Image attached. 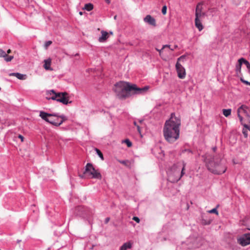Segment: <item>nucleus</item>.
I'll use <instances>...</instances> for the list:
<instances>
[{"label":"nucleus","instance_id":"obj_11","mask_svg":"<svg viewBox=\"0 0 250 250\" xmlns=\"http://www.w3.org/2000/svg\"><path fill=\"white\" fill-rule=\"evenodd\" d=\"M238 242L242 246L250 244V233L244 234L238 239Z\"/></svg>","mask_w":250,"mask_h":250},{"label":"nucleus","instance_id":"obj_23","mask_svg":"<svg viewBox=\"0 0 250 250\" xmlns=\"http://www.w3.org/2000/svg\"><path fill=\"white\" fill-rule=\"evenodd\" d=\"M240 61L243 62V63L245 64L246 65L248 70L250 69V63L248 61H247L243 58H240Z\"/></svg>","mask_w":250,"mask_h":250},{"label":"nucleus","instance_id":"obj_26","mask_svg":"<svg viewBox=\"0 0 250 250\" xmlns=\"http://www.w3.org/2000/svg\"><path fill=\"white\" fill-rule=\"evenodd\" d=\"M4 59L5 60L8 62H10L13 59V56H8L6 54V56L4 57Z\"/></svg>","mask_w":250,"mask_h":250},{"label":"nucleus","instance_id":"obj_44","mask_svg":"<svg viewBox=\"0 0 250 250\" xmlns=\"http://www.w3.org/2000/svg\"><path fill=\"white\" fill-rule=\"evenodd\" d=\"M79 14H80V15H82L83 12H80Z\"/></svg>","mask_w":250,"mask_h":250},{"label":"nucleus","instance_id":"obj_20","mask_svg":"<svg viewBox=\"0 0 250 250\" xmlns=\"http://www.w3.org/2000/svg\"><path fill=\"white\" fill-rule=\"evenodd\" d=\"M139 125H137V128L138 132H139V133L140 134H141V128L144 127L145 126V125L144 124L143 120H139Z\"/></svg>","mask_w":250,"mask_h":250},{"label":"nucleus","instance_id":"obj_3","mask_svg":"<svg viewBox=\"0 0 250 250\" xmlns=\"http://www.w3.org/2000/svg\"><path fill=\"white\" fill-rule=\"evenodd\" d=\"M204 161L206 162L208 170L214 174H221L227 170L225 165L226 161L222 159L220 156L215 158L206 154Z\"/></svg>","mask_w":250,"mask_h":250},{"label":"nucleus","instance_id":"obj_25","mask_svg":"<svg viewBox=\"0 0 250 250\" xmlns=\"http://www.w3.org/2000/svg\"><path fill=\"white\" fill-rule=\"evenodd\" d=\"M95 150L99 156L101 158L102 160H104V156L102 152L98 148H96Z\"/></svg>","mask_w":250,"mask_h":250},{"label":"nucleus","instance_id":"obj_41","mask_svg":"<svg viewBox=\"0 0 250 250\" xmlns=\"http://www.w3.org/2000/svg\"><path fill=\"white\" fill-rule=\"evenodd\" d=\"M7 53H8V54L10 53L11 52V49H9L7 50Z\"/></svg>","mask_w":250,"mask_h":250},{"label":"nucleus","instance_id":"obj_4","mask_svg":"<svg viewBox=\"0 0 250 250\" xmlns=\"http://www.w3.org/2000/svg\"><path fill=\"white\" fill-rule=\"evenodd\" d=\"M185 166L178 163L173 165L168 171L169 180L172 182L178 181L184 174Z\"/></svg>","mask_w":250,"mask_h":250},{"label":"nucleus","instance_id":"obj_35","mask_svg":"<svg viewBox=\"0 0 250 250\" xmlns=\"http://www.w3.org/2000/svg\"><path fill=\"white\" fill-rule=\"evenodd\" d=\"M132 219L138 223L140 222V219L138 217L134 216Z\"/></svg>","mask_w":250,"mask_h":250},{"label":"nucleus","instance_id":"obj_18","mask_svg":"<svg viewBox=\"0 0 250 250\" xmlns=\"http://www.w3.org/2000/svg\"><path fill=\"white\" fill-rule=\"evenodd\" d=\"M50 116V114L47 113L43 111H41L40 113V116L46 122H48L49 116Z\"/></svg>","mask_w":250,"mask_h":250},{"label":"nucleus","instance_id":"obj_32","mask_svg":"<svg viewBox=\"0 0 250 250\" xmlns=\"http://www.w3.org/2000/svg\"><path fill=\"white\" fill-rule=\"evenodd\" d=\"M173 50V49H171L170 47L169 48H166L164 50V52H166L168 54H170L171 53V52Z\"/></svg>","mask_w":250,"mask_h":250},{"label":"nucleus","instance_id":"obj_13","mask_svg":"<svg viewBox=\"0 0 250 250\" xmlns=\"http://www.w3.org/2000/svg\"><path fill=\"white\" fill-rule=\"evenodd\" d=\"M51 61H52V60L50 58L44 60L43 67L45 70H49L51 71L53 70V69L50 67L51 64Z\"/></svg>","mask_w":250,"mask_h":250},{"label":"nucleus","instance_id":"obj_27","mask_svg":"<svg viewBox=\"0 0 250 250\" xmlns=\"http://www.w3.org/2000/svg\"><path fill=\"white\" fill-rule=\"evenodd\" d=\"M124 142L126 144L128 147H130L132 146V143L128 139L125 140Z\"/></svg>","mask_w":250,"mask_h":250},{"label":"nucleus","instance_id":"obj_24","mask_svg":"<svg viewBox=\"0 0 250 250\" xmlns=\"http://www.w3.org/2000/svg\"><path fill=\"white\" fill-rule=\"evenodd\" d=\"M84 9L88 11H90L93 9V5L91 3H87L85 4Z\"/></svg>","mask_w":250,"mask_h":250},{"label":"nucleus","instance_id":"obj_7","mask_svg":"<svg viewBox=\"0 0 250 250\" xmlns=\"http://www.w3.org/2000/svg\"><path fill=\"white\" fill-rule=\"evenodd\" d=\"M48 122L55 126L60 125L64 121L66 120V118L63 115L57 116L55 114H50Z\"/></svg>","mask_w":250,"mask_h":250},{"label":"nucleus","instance_id":"obj_28","mask_svg":"<svg viewBox=\"0 0 250 250\" xmlns=\"http://www.w3.org/2000/svg\"><path fill=\"white\" fill-rule=\"evenodd\" d=\"M208 212L209 213H215L218 214V211L216 208H214L210 210H208Z\"/></svg>","mask_w":250,"mask_h":250},{"label":"nucleus","instance_id":"obj_40","mask_svg":"<svg viewBox=\"0 0 250 250\" xmlns=\"http://www.w3.org/2000/svg\"><path fill=\"white\" fill-rule=\"evenodd\" d=\"M212 149L213 151H214H214L216 150V149H217V148H216V146H214V147H213L212 148Z\"/></svg>","mask_w":250,"mask_h":250},{"label":"nucleus","instance_id":"obj_6","mask_svg":"<svg viewBox=\"0 0 250 250\" xmlns=\"http://www.w3.org/2000/svg\"><path fill=\"white\" fill-rule=\"evenodd\" d=\"M203 4L202 3H199L196 6V12H195V24L196 27L199 29V31H201L203 29L202 24L200 20L202 19L203 15L202 12Z\"/></svg>","mask_w":250,"mask_h":250},{"label":"nucleus","instance_id":"obj_9","mask_svg":"<svg viewBox=\"0 0 250 250\" xmlns=\"http://www.w3.org/2000/svg\"><path fill=\"white\" fill-rule=\"evenodd\" d=\"M237 116L239 120L242 124L243 117L241 115V114H244L246 116L250 118V110L249 107L246 105H242L237 109Z\"/></svg>","mask_w":250,"mask_h":250},{"label":"nucleus","instance_id":"obj_19","mask_svg":"<svg viewBox=\"0 0 250 250\" xmlns=\"http://www.w3.org/2000/svg\"><path fill=\"white\" fill-rule=\"evenodd\" d=\"M243 64V62L240 61V59L238 60V64L236 66V71L237 75L241 73V66Z\"/></svg>","mask_w":250,"mask_h":250},{"label":"nucleus","instance_id":"obj_22","mask_svg":"<svg viewBox=\"0 0 250 250\" xmlns=\"http://www.w3.org/2000/svg\"><path fill=\"white\" fill-rule=\"evenodd\" d=\"M231 109H224L223 110V113L225 117H228L231 114Z\"/></svg>","mask_w":250,"mask_h":250},{"label":"nucleus","instance_id":"obj_8","mask_svg":"<svg viewBox=\"0 0 250 250\" xmlns=\"http://www.w3.org/2000/svg\"><path fill=\"white\" fill-rule=\"evenodd\" d=\"M185 59V57L182 56L179 57L176 64V68L178 73V76L180 79H184L186 76V70L182 65L180 63V62H183Z\"/></svg>","mask_w":250,"mask_h":250},{"label":"nucleus","instance_id":"obj_33","mask_svg":"<svg viewBox=\"0 0 250 250\" xmlns=\"http://www.w3.org/2000/svg\"><path fill=\"white\" fill-rule=\"evenodd\" d=\"M52 42L51 41H47L45 43V47L47 48L50 45L52 44Z\"/></svg>","mask_w":250,"mask_h":250},{"label":"nucleus","instance_id":"obj_46","mask_svg":"<svg viewBox=\"0 0 250 250\" xmlns=\"http://www.w3.org/2000/svg\"><path fill=\"white\" fill-rule=\"evenodd\" d=\"M78 209H81V208H82V207H78Z\"/></svg>","mask_w":250,"mask_h":250},{"label":"nucleus","instance_id":"obj_42","mask_svg":"<svg viewBox=\"0 0 250 250\" xmlns=\"http://www.w3.org/2000/svg\"><path fill=\"white\" fill-rule=\"evenodd\" d=\"M243 133L244 134L245 136L246 137H247V134L246 133H245V132H243Z\"/></svg>","mask_w":250,"mask_h":250},{"label":"nucleus","instance_id":"obj_38","mask_svg":"<svg viewBox=\"0 0 250 250\" xmlns=\"http://www.w3.org/2000/svg\"><path fill=\"white\" fill-rule=\"evenodd\" d=\"M133 124L134 125H135L136 127L137 126V125H139V123H137L136 121H134L133 122Z\"/></svg>","mask_w":250,"mask_h":250},{"label":"nucleus","instance_id":"obj_37","mask_svg":"<svg viewBox=\"0 0 250 250\" xmlns=\"http://www.w3.org/2000/svg\"><path fill=\"white\" fill-rule=\"evenodd\" d=\"M18 137L21 139V142L23 141L24 138L21 135H19Z\"/></svg>","mask_w":250,"mask_h":250},{"label":"nucleus","instance_id":"obj_34","mask_svg":"<svg viewBox=\"0 0 250 250\" xmlns=\"http://www.w3.org/2000/svg\"><path fill=\"white\" fill-rule=\"evenodd\" d=\"M118 162L121 163V164H122L124 165H127V163H128V161H121V160H118Z\"/></svg>","mask_w":250,"mask_h":250},{"label":"nucleus","instance_id":"obj_21","mask_svg":"<svg viewBox=\"0 0 250 250\" xmlns=\"http://www.w3.org/2000/svg\"><path fill=\"white\" fill-rule=\"evenodd\" d=\"M51 92L53 93V96L51 97V99L53 100H56L58 101V98L60 96V92L56 93L53 90H51Z\"/></svg>","mask_w":250,"mask_h":250},{"label":"nucleus","instance_id":"obj_5","mask_svg":"<svg viewBox=\"0 0 250 250\" xmlns=\"http://www.w3.org/2000/svg\"><path fill=\"white\" fill-rule=\"evenodd\" d=\"M89 176L90 178L101 179L102 175L98 169H96L91 163H87L85 166V170L82 175H80V177L83 178L85 176Z\"/></svg>","mask_w":250,"mask_h":250},{"label":"nucleus","instance_id":"obj_10","mask_svg":"<svg viewBox=\"0 0 250 250\" xmlns=\"http://www.w3.org/2000/svg\"><path fill=\"white\" fill-rule=\"evenodd\" d=\"M59 97L58 98V102L62 103L64 104H67L68 103H71L72 102H69V97L67 92H60Z\"/></svg>","mask_w":250,"mask_h":250},{"label":"nucleus","instance_id":"obj_36","mask_svg":"<svg viewBox=\"0 0 250 250\" xmlns=\"http://www.w3.org/2000/svg\"><path fill=\"white\" fill-rule=\"evenodd\" d=\"M250 220V216H248L245 217V218L244 220V222H246L247 223L248 222H249Z\"/></svg>","mask_w":250,"mask_h":250},{"label":"nucleus","instance_id":"obj_31","mask_svg":"<svg viewBox=\"0 0 250 250\" xmlns=\"http://www.w3.org/2000/svg\"><path fill=\"white\" fill-rule=\"evenodd\" d=\"M6 56L5 52L1 49H0V57H4Z\"/></svg>","mask_w":250,"mask_h":250},{"label":"nucleus","instance_id":"obj_45","mask_svg":"<svg viewBox=\"0 0 250 250\" xmlns=\"http://www.w3.org/2000/svg\"><path fill=\"white\" fill-rule=\"evenodd\" d=\"M116 18H117V16L116 15V16H114V19L115 20H116Z\"/></svg>","mask_w":250,"mask_h":250},{"label":"nucleus","instance_id":"obj_1","mask_svg":"<svg viewBox=\"0 0 250 250\" xmlns=\"http://www.w3.org/2000/svg\"><path fill=\"white\" fill-rule=\"evenodd\" d=\"M181 124L180 116L171 113L170 118L166 121L163 130L164 138L168 143H173L179 139Z\"/></svg>","mask_w":250,"mask_h":250},{"label":"nucleus","instance_id":"obj_17","mask_svg":"<svg viewBox=\"0 0 250 250\" xmlns=\"http://www.w3.org/2000/svg\"><path fill=\"white\" fill-rule=\"evenodd\" d=\"M132 247V243L130 242L124 243L120 249V250H127L131 249Z\"/></svg>","mask_w":250,"mask_h":250},{"label":"nucleus","instance_id":"obj_2","mask_svg":"<svg viewBox=\"0 0 250 250\" xmlns=\"http://www.w3.org/2000/svg\"><path fill=\"white\" fill-rule=\"evenodd\" d=\"M148 89L147 86L139 88L135 84L130 85L128 83L120 82L115 84L113 90L119 99H125L129 97L131 93L142 94L146 92Z\"/></svg>","mask_w":250,"mask_h":250},{"label":"nucleus","instance_id":"obj_47","mask_svg":"<svg viewBox=\"0 0 250 250\" xmlns=\"http://www.w3.org/2000/svg\"><path fill=\"white\" fill-rule=\"evenodd\" d=\"M248 229L250 230V228H249Z\"/></svg>","mask_w":250,"mask_h":250},{"label":"nucleus","instance_id":"obj_30","mask_svg":"<svg viewBox=\"0 0 250 250\" xmlns=\"http://www.w3.org/2000/svg\"><path fill=\"white\" fill-rule=\"evenodd\" d=\"M167 7L166 5H164L162 9V13L163 15H166L167 13Z\"/></svg>","mask_w":250,"mask_h":250},{"label":"nucleus","instance_id":"obj_29","mask_svg":"<svg viewBox=\"0 0 250 250\" xmlns=\"http://www.w3.org/2000/svg\"><path fill=\"white\" fill-rule=\"evenodd\" d=\"M240 80L241 81L244 83V84H246V85H250V82H249L248 81H246L243 78L241 77L240 78Z\"/></svg>","mask_w":250,"mask_h":250},{"label":"nucleus","instance_id":"obj_39","mask_svg":"<svg viewBox=\"0 0 250 250\" xmlns=\"http://www.w3.org/2000/svg\"><path fill=\"white\" fill-rule=\"evenodd\" d=\"M109 220V218H106L105 220V223H107L108 222Z\"/></svg>","mask_w":250,"mask_h":250},{"label":"nucleus","instance_id":"obj_15","mask_svg":"<svg viewBox=\"0 0 250 250\" xmlns=\"http://www.w3.org/2000/svg\"><path fill=\"white\" fill-rule=\"evenodd\" d=\"M169 48V45H163V47L161 49H158V48H156V50L158 51L159 52V55L161 57V58L163 59L166 60V56L163 54L164 50L166 48Z\"/></svg>","mask_w":250,"mask_h":250},{"label":"nucleus","instance_id":"obj_14","mask_svg":"<svg viewBox=\"0 0 250 250\" xmlns=\"http://www.w3.org/2000/svg\"><path fill=\"white\" fill-rule=\"evenodd\" d=\"M101 36L99 37L98 41L99 42H104L109 37L108 33L105 31H101Z\"/></svg>","mask_w":250,"mask_h":250},{"label":"nucleus","instance_id":"obj_43","mask_svg":"<svg viewBox=\"0 0 250 250\" xmlns=\"http://www.w3.org/2000/svg\"><path fill=\"white\" fill-rule=\"evenodd\" d=\"M105 1L107 3H110V1H109V0H105Z\"/></svg>","mask_w":250,"mask_h":250},{"label":"nucleus","instance_id":"obj_16","mask_svg":"<svg viewBox=\"0 0 250 250\" xmlns=\"http://www.w3.org/2000/svg\"><path fill=\"white\" fill-rule=\"evenodd\" d=\"M10 76H15L20 80H25L26 78V75H23L19 73H12L9 74Z\"/></svg>","mask_w":250,"mask_h":250},{"label":"nucleus","instance_id":"obj_12","mask_svg":"<svg viewBox=\"0 0 250 250\" xmlns=\"http://www.w3.org/2000/svg\"><path fill=\"white\" fill-rule=\"evenodd\" d=\"M144 21L145 22L147 23L152 26H155L156 25L155 19L149 15L146 16V17L144 19Z\"/></svg>","mask_w":250,"mask_h":250}]
</instances>
